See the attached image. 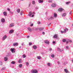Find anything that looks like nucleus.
<instances>
[{
	"label": "nucleus",
	"mask_w": 73,
	"mask_h": 73,
	"mask_svg": "<svg viewBox=\"0 0 73 73\" xmlns=\"http://www.w3.org/2000/svg\"><path fill=\"white\" fill-rule=\"evenodd\" d=\"M31 72L32 73H37L38 72V71L36 70H32Z\"/></svg>",
	"instance_id": "f257e3e1"
},
{
	"label": "nucleus",
	"mask_w": 73,
	"mask_h": 73,
	"mask_svg": "<svg viewBox=\"0 0 73 73\" xmlns=\"http://www.w3.org/2000/svg\"><path fill=\"white\" fill-rule=\"evenodd\" d=\"M18 45L19 43L17 42L14 43L13 44V46H18Z\"/></svg>",
	"instance_id": "f03ea898"
},
{
	"label": "nucleus",
	"mask_w": 73,
	"mask_h": 73,
	"mask_svg": "<svg viewBox=\"0 0 73 73\" xmlns=\"http://www.w3.org/2000/svg\"><path fill=\"white\" fill-rule=\"evenodd\" d=\"M51 6L52 7H53V8L56 7V4L55 3H53L52 5Z\"/></svg>",
	"instance_id": "7ed1b4c3"
},
{
	"label": "nucleus",
	"mask_w": 73,
	"mask_h": 73,
	"mask_svg": "<svg viewBox=\"0 0 73 73\" xmlns=\"http://www.w3.org/2000/svg\"><path fill=\"white\" fill-rule=\"evenodd\" d=\"M63 10H64V9L61 8H60L58 9V11H59V12H62Z\"/></svg>",
	"instance_id": "20e7f679"
},
{
	"label": "nucleus",
	"mask_w": 73,
	"mask_h": 73,
	"mask_svg": "<svg viewBox=\"0 0 73 73\" xmlns=\"http://www.w3.org/2000/svg\"><path fill=\"white\" fill-rule=\"evenodd\" d=\"M58 37V35L57 34L55 35L53 37L54 38H56Z\"/></svg>",
	"instance_id": "39448f33"
},
{
	"label": "nucleus",
	"mask_w": 73,
	"mask_h": 73,
	"mask_svg": "<svg viewBox=\"0 0 73 73\" xmlns=\"http://www.w3.org/2000/svg\"><path fill=\"white\" fill-rule=\"evenodd\" d=\"M44 42L46 43V44H49V41L47 40H45L44 41Z\"/></svg>",
	"instance_id": "423d86ee"
},
{
	"label": "nucleus",
	"mask_w": 73,
	"mask_h": 73,
	"mask_svg": "<svg viewBox=\"0 0 73 73\" xmlns=\"http://www.w3.org/2000/svg\"><path fill=\"white\" fill-rule=\"evenodd\" d=\"M14 27V23H11L9 25V27Z\"/></svg>",
	"instance_id": "0eeeda50"
},
{
	"label": "nucleus",
	"mask_w": 73,
	"mask_h": 73,
	"mask_svg": "<svg viewBox=\"0 0 73 73\" xmlns=\"http://www.w3.org/2000/svg\"><path fill=\"white\" fill-rule=\"evenodd\" d=\"M7 37V36L6 35H5L3 37V40H5V39Z\"/></svg>",
	"instance_id": "6e6552de"
},
{
	"label": "nucleus",
	"mask_w": 73,
	"mask_h": 73,
	"mask_svg": "<svg viewBox=\"0 0 73 73\" xmlns=\"http://www.w3.org/2000/svg\"><path fill=\"white\" fill-rule=\"evenodd\" d=\"M11 51L12 52V53H14V52H15L14 51V50H15V48H11Z\"/></svg>",
	"instance_id": "1a4fd4ad"
},
{
	"label": "nucleus",
	"mask_w": 73,
	"mask_h": 73,
	"mask_svg": "<svg viewBox=\"0 0 73 73\" xmlns=\"http://www.w3.org/2000/svg\"><path fill=\"white\" fill-rule=\"evenodd\" d=\"M14 31L13 30H11L9 31V33H12Z\"/></svg>",
	"instance_id": "9d476101"
},
{
	"label": "nucleus",
	"mask_w": 73,
	"mask_h": 73,
	"mask_svg": "<svg viewBox=\"0 0 73 73\" xmlns=\"http://www.w3.org/2000/svg\"><path fill=\"white\" fill-rule=\"evenodd\" d=\"M64 72H65L66 73H69V71H68V70H67V69H64Z\"/></svg>",
	"instance_id": "9b49d317"
},
{
	"label": "nucleus",
	"mask_w": 73,
	"mask_h": 73,
	"mask_svg": "<svg viewBox=\"0 0 73 73\" xmlns=\"http://www.w3.org/2000/svg\"><path fill=\"white\" fill-rule=\"evenodd\" d=\"M66 15V13H65L63 14V15H62V17H64V16H65Z\"/></svg>",
	"instance_id": "f8f14e48"
},
{
	"label": "nucleus",
	"mask_w": 73,
	"mask_h": 73,
	"mask_svg": "<svg viewBox=\"0 0 73 73\" xmlns=\"http://www.w3.org/2000/svg\"><path fill=\"white\" fill-rule=\"evenodd\" d=\"M4 60L5 61H7L8 60V58L7 57H5L4 58Z\"/></svg>",
	"instance_id": "ddd939ff"
},
{
	"label": "nucleus",
	"mask_w": 73,
	"mask_h": 73,
	"mask_svg": "<svg viewBox=\"0 0 73 73\" xmlns=\"http://www.w3.org/2000/svg\"><path fill=\"white\" fill-rule=\"evenodd\" d=\"M66 31H68V29H67V28H66L65 29H64V33H65Z\"/></svg>",
	"instance_id": "4468645a"
},
{
	"label": "nucleus",
	"mask_w": 73,
	"mask_h": 73,
	"mask_svg": "<svg viewBox=\"0 0 73 73\" xmlns=\"http://www.w3.org/2000/svg\"><path fill=\"white\" fill-rule=\"evenodd\" d=\"M17 11L18 13H20V9H17Z\"/></svg>",
	"instance_id": "2eb2a0df"
},
{
	"label": "nucleus",
	"mask_w": 73,
	"mask_h": 73,
	"mask_svg": "<svg viewBox=\"0 0 73 73\" xmlns=\"http://www.w3.org/2000/svg\"><path fill=\"white\" fill-rule=\"evenodd\" d=\"M1 21L2 23H4L5 21V19L4 18H3L1 20Z\"/></svg>",
	"instance_id": "dca6fc26"
},
{
	"label": "nucleus",
	"mask_w": 73,
	"mask_h": 73,
	"mask_svg": "<svg viewBox=\"0 0 73 73\" xmlns=\"http://www.w3.org/2000/svg\"><path fill=\"white\" fill-rule=\"evenodd\" d=\"M33 48L34 49H37V46H36V45L33 46Z\"/></svg>",
	"instance_id": "f3484780"
},
{
	"label": "nucleus",
	"mask_w": 73,
	"mask_h": 73,
	"mask_svg": "<svg viewBox=\"0 0 73 73\" xmlns=\"http://www.w3.org/2000/svg\"><path fill=\"white\" fill-rule=\"evenodd\" d=\"M32 13L31 11L29 12V16H31L32 15Z\"/></svg>",
	"instance_id": "a211bd4d"
},
{
	"label": "nucleus",
	"mask_w": 73,
	"mask_h": 73,
	"mask_svg": "<svg viewBox=\"0 0 73 73\" xmlns=\"http://www.w3.org/2000/svg\"><path fill=\"white\" fill-rule=\"evenodd\" d=\"M3 14L4 15V16H7V13L5 11L3 12Z\"/></svg>",
	"instance_id": "6ab92c4d"
},
{
	"label": "nucleus",
	"mask_w": 73,
	"mask_h": 73,
	"mask_svg": "<svg viewBox=\"0 0 73 73\" xmlns=\"http://www.w3.org/2000/svg\"><path fill=\"white\" fill-rule=\"evenodd\" d=\"M57 14H56V13H54V17L56 18L57 17Z\"/></svg>",
	"instance_id": "aec40b11"
},
{
	"label": "nucleus",
	"mask_w": 73,
	"mask_h": 73,
	"mask_svg": "<svg viewBox=\"0 0 73 73\" xmlns=\"http://www.w3.org/2000/svg\"><path fill=\"white\" fill-rule=\"evenodd\" d=\"M54 17L53 16H52L50 18L49 20H52L53 19Z\"/></svg>",
	"instance_id": "412c9836"
},
{
	"label": "nucleus",
	"mask_w": 73,
	"mask_h": 73,
	"mask_svg": "<svg viewBox=\"0 0 73 73\" xmlns=\"http://www.w3.org/2000/svg\"><path fill=\"white\" fill-rule=\"evenodd\" d=\"M43 2V0H39V3H42Z\"/></svg>",
	"instance_id": "4be33fe9"
},
{
	"label": "nucleus",
	"mask_w": 73,
	"mask_h": 73,
	"mask_svg": "<svg viewBox=\"0 0 73 73\" xmlns=\"http://www.w3.org/2000/svg\"><path fill=\"white\" fill-rule=\"evenodd\" d=\"M28 30H29V31H30V32H31V31H32V30L31 29V28H30L29 27H28Z\"/></svg>",
	"instance_id": "5701e85b"
},
{
	"label": "nucleus",
	"mask_w": 73,
	"mask_h": 73,
	"mask_svg": "<svg viewBox=\"0 0 73 73\" xmlns=\"http://www.w3.org/2000/svg\"><path fill=\"white\" fill-rule=\"evenodd\" d=\"M22 66H23V65H22V64H21L19 65V68H21V67H22Z\"/></svg>",
	"instance_id": "b1692460"
},
{
	"label": "nucleus",
	"mask_w": 73,
	"mask_h": 73,
	"mask_svg": "<svg viewBox=\"0 0 73 73\" xmlns=\"http://www.w3.org/2000/svg\"><path fill=\"white\" fill-rule=\"evenodd\" d=\"M37 58L38 59H40L41 58V56H37Z\"/></svg>",
	"instance_id": "393cba45"
},
{
	"label": "nucleus",
	"mask_w": 73,
	"mask_h": 73,
	"mask_svg": "<svg viewBox=\"0 0 73 73\" xmlns=\"http://www.w3.org/2000/svg\"><path fill=\"white\" fill-rule=\"evenodd\" d=\"M44 29V28L42 27V28H40L39 29V30L40 31H42V30H43Z\"/></svg>",
	"instance_id": "a878e982"
},
{
	"label": "nucleus",
	"mask_w": 73,
	"mask_h": 73,
	"mask_svg": "<svg viewBox=\"0 0 73 73\" xmlns=\"http://www.w3.org/2000/svg\"><path fill=\"white\" fill-rule=\"evenodd\" d=\"M15 62H15L13 61L11 62V64H15Z\"/></svg>",
	"instance_id": "bb28decb"
},
{
	"label": "nucleus",
	"mask_w": 73,
	"mask_h": 73,
	"mask_svg": "<svg viewBox=\"0 0 73 73\" xmlns=\"http://www.w3.org/2000/svg\"><path fill=\"white\" fill-rule=\"evenodd\" d=\"M51 57H52V58H54V54H52L51 55Z\"/></svg>",
	"instance_id": "cd10ccee"
},
{
	"label": "nucleus",
	"mask_w": 73,
	"mask_h": 73,
	"mask_svg": "<svg viewBox=\"0 0 73 73\" xmlns=\"http://www.w3.org/2000/svg\"><path fill=\"white\" fill-rule=\"evenodd\" d=\"M32 3L33 4H35V1H33L32 2Z\"/></svg>",
	"instance_id": "c85d7f7f"
},
{
	"label": "nucleus",
	"mask_w": 73,
	"mask_h": 73,
	"mask_svg": "<svg viewBox=\"0 0 73 73\" xmlns=\"http://www.w3.org/2000/svg\"><path fill=\"white\" fill-rule=\"evenodd\" d=\"M26 57V55L25 54H24L23 56V58H25Z\"/></svg>",
	"instance_id": "c756f323"
},
{
	"label": "nucleus",
	"mask_w": 73,
	"mask_h": 73,
	"mask_svg": "<svg viewBox=\"0 0 73 73\" xmlns=\"http://www.w3.org/2000/svg\"><path fill=\"white\" fill-rule=\"evenodd\" d=\"M62 41H63V42H64L66 41V39H63Z\"/></svg>",
	"instance_id": "7c9ffc66"
},
{
	"label": "nucleus",
	"mask_w": 73,
	"mask_h": 73,
	"mask_svg": "<svg viewBox=\"0 0 73 73\" xmlns=\"http://www.w3.org/2000/svg\"><path fill=\"white\" fill-rule=\"evenodd\" d=\"M70 3V2H66V4H69Z\"/></svg>",
	"instance_id": "2f4dec72"
},
{
	"label": "nucleus",
	"mask_w": 73,
	"mask_h": 73,
	"mask_svg": "<svg viewBox=\"0 0 73 73\" xmlns=\"http://www.w3.org/2000/svg\"><path fill=\"white\" fill-rule=\"evenodd\" d=\"M20 15H23V11H21L20 13Z\"/></svg>",
	"instance_id": "473e14b6"
},
{
	"label": "nucleus",
	"mask_w": 73,
	"mask_h": 73,
	"mask_svg": "<svg viewBox=\"0 0 73 73\" xmlns=\"http://www.w3.org/2000/svg\"><path fill=\"white\" fill-rule=\"evenodd\" d=\"M68 40L69 41V42H70V43L72 42V40Z\"/></svg>",
	"instance_id": "72a5a7b5"
},
{
	"label": "nucleus",
	"mask_w": 73,
	"mask_h": 73,
	"mask_svg": "<svg viewBox=\"0 0 73 73\" xmlns=\"http://www.w3.org/2000/svg\"><path fill=\"white\" fill-rule=\"evenodd\" d=\"M52 43H53V44H56V42H55V41H53L52 42Z\"/></svg>",
	"instance_id": "f704fd0d"
},
{
	"label": "nucleus",
	"mask_w": 73,
	"mask_h": 73,
	"mask_svg": "<svg viewBox=\"0 0 73 73\" xmlns=\"http://www.w3.org/2000/svg\"><path fill=\"white\" fill-rule=\"evenodd\" d=\"M21 59H20L19 60V63H20V62H21Z\"/></svg>",
	"instance_id": "c9c22d12"
},
{
	"label": "nucleus",
	"mask_w": 73,
	"mask_h": 73,
	"mask_svg": "<svg viewBox=\"0 0 73 73\" xmlns=\"http://www.w3.org/2000/svg\"><path fill=\"white\" fill-rule=\"evenodd\" d=\"M32 45V43L31 42H30L29 44V45L30 46V45Z\"/></svg>",
	"instance_id": "e433bc0d"
},
{
	"label": "nucleus",
	"mask_w": 73,
	"mask_h": 73,
	"mask_svg": "<svg viewBox=\"0 0 73 73\" xmlns=\"http://www.w3.org/2000/svg\"><path fill=\"white\" fill-rule=\"evenodd\" d=\"M38 24H41V22L40 21H38Z\"/></svg>",
	"instance_id": "4c0bfd02"
},
{
	"label": "nucleus",
	"mask_w": 73,
	"mask_h": 73,
	"mask_svg": "<svg viewBox=\"0 0 73 73\" xmlns=\"http://www.w3.org/2000/svg\"><path fill=\"white\" fill-rule=\"evenodd\" d=\"M58 50H60V48H58L57 49Z\"/></svg>",
	"instance_id": "58836bf2"
},
{
	"label": "nucleus",
	"mask_w": 73,
	"mask_h": 73,
	"mask_svg": "<svg viewBox=\"0 0 73 73\" xmlns=\"http://www.w3.org/2000/svg\"><path fill=\"white\" fill-rule=\"evenodd\" d=\"M33 24H31L30 25V26H31V27H32V26H33Z\"/></svg>",
	"instance_id": "ea45409f"
},
{
	"label": "nucleus",
	"mask_w": 73,
	"mask_h": 73,
	"mask_svg": "<svg viewBox=\"0 0 73 73\" xmlns=\"http://www.w3.org/2000/svg\"><path fill=\"white\" fill-rule=\"evenodd\" d=\"M47 65H48V66H50V63H48V64H47Z\"/></svg>",
	"instance_id": "a19ab883"
},
{
	"label": "nucleus",
	"mask_w": 73,
	"mask_h": 73,
	"mask_svg": "<svg viewBox=\"0 0 73 73\" xmlns=\"http://www.w3.org/2000/svg\"><path fill=\"white\" fill-rule=\"evenodd\" d=\"M48 2H49V3H50V2H53V1H48Z\"/></svg>",
	"instance_id": "79ce46f5"
},
{
	"label": "nucleus",
	"mask_w": 73,
	"mask_h": 73,
	"mask_svg": "<svg viewBox=\"0 0 73 73\" xmlns=\"http://www.w3.org/2000/svg\"><path fill=\"white\" fill-rule=\"evenodd\" d=\"M7 10H8V11H10V9L8 8L7 9Z\"/></svg>",
	"instance_id": "37998d69"
},
{
	"label": "nucleus",
	"mask_w": 73,
	"mask_h": 73,
	"mask_svg": "<svg viewBox=\"0 0 73 73\" xmlns=\"http://www.w3.org/2000/svg\"><path fill=\"white\" fill-rule=\"evenodd\" d=\"M61 33H64V32L62 31H61Z\"/></svg>",
	"instance_id": "c03bdc74"
},
{
	"label": "nucleus",
	"mask_w": 73,
	"mask_h": 73,
	"mask_svg": "<svg viewBox=\"0 0 73 73\" xmlns=\"http://www.w3.org/2000/svg\"><path fill=\"white\" fill-rule=\"evenodd\" d=\"M26 64L27 65H29L28 63L26 62Z\"/></svg>",
	"instance_id": "a18cd8bd"
},
{
	"label": "nucleus",
	"mask_w": 73,
	"mask_h": 73,
	"mask_svg": "<svg viewBox=\"0 0 73 73\" xmlns=\"http://www.w3.org/2000/svg\"><path fill=\"white\" fill-rule=\"evenodd\" d=\"M49 49H50V51H52V48H49Z\"/></svg>",
	"instance_id": "49530a36"
},
{
	"label": "nucleus",
	"mask_w": 73,
	"mask_h": 73,
	"mask_svg": "<svg viewBox=\"0 0 73 73\" xmlns=\"http://www.w3.org/2000/svg\"><path fill=\"white\" fill-rule=\"evenodd\" d=\"M66 48L67 49H68V48H69V47H68V46H66Z\"/></svg>",
	"instance_id": "de8ad7c7"
},
{
	"label": "nucleus",
	"mask_w": 73,
	"mask_h": 73,
	"mask_svg": "<svg viewBox=\"0 0 73 73\" xmlns=\"http://www.w3.org/2000/svg\"><path fill=\"white\" fill-rule=\"evenodd\" d=\"M42 35H45V33L43 32L42 33Z\"/></svg>",
	"instance_id": "09e8293b"
},
{
	"label": "nucleus",
	"mask_w": 73,
	"mask_h": 73,
	"mask_svg": "<svg viewBox=\"0 0 73 73\" xmlns=\"http://www.w3.org/2000/svg\"><path fill=\"white\" fill-rule=\"evenodd\" d=\"M66 43L67 44H68V41H66Z\"/></svg>",
	"instance_id": "8fccbe9b"
},
{
	"label": "nucleus",
	"mask_w": 73,
	"mask_h": 73,
	"mask_svg": "<svg viewBox=\"0 0 73 73\" xmlns=\"http://www.w3.org/2000/svg\"><path fill=\"white\" fill-rule=\"evenodd\" d=\"M4 69H5V68H2V70H4Z\"/></svg>",
	"instance_id": "3c124183"
},
{
	"label": "nucleus",
	"mask_w": 73,
	"mask_h": 73,
	"mask_svg": "<svg viewBox=\"0 0 73 73\" xmlns=\"http://www.w3.org/2000/svg\"><path fill=\"white\" fill-rule=\"evenodd\" d=\"M35 9H38V7H36L35 8Z\"/></svg>",
	"instance_id": "603ef678"
},
{
	"label": "nucleus",
	"mask_w": 73,
	"mask_h": 73,
	"mask_svg": "<svg viewBox=\"0 0 73 73\" xmlns=\"http://www.w3.org/2000/svg\"><path fill=\"white\" fill-rule=\"evenodd\" d=\"M34 17V15H32V17Z\"/></svg>",
	"instance_id": "864d4df0"
},
{
	"label": "nucleus",
	"mask_w": 73,
	"mask_h": 73,
	"mask_svg": "<svg viewBox=\"0 0 73 73\" xmlns=\"http://www.w3.org/2000/svg\"><path fill=\"white\" fill-rule=\"evenodd\" d=\"M70 15H71L72 14V11H70Z\"/></svg>",
	"instance_id": "5fc2aeb1"
},
{
	"label": "nucleus",
	"mask_w": 73,
	"mask_h": 73,
	"mask_svg": "<svg viewBox=\"0 0 73 73\" xmlns=\"http://www.w3.org/2000/svg\"><path fill=\"white\" fill-rule=\"evenodd\" d=\"M10 13H11V14H12V13H12V12H10Z\"/></svg>",
	"instance_id": "6e6d98bb"
},
{
	"label": "nucleus",
	"mask_w": 73,
	"mask_h": 73,
	"mask_svg": "<svg viewBox=\"0 0 73 73\" xmlns=\"http://www.w3.org/2000/svg\"><path fill=\"white\" fill-rule=\"evenodd\" d=\"M29 36H27V38H29Z\"/></svg>",
	"instance_id": "4d7b16f0"
},
{
	"label": "nucleus",
	"mask_w": 73,
	"mask_h": 73,
	"mask_svg": "<svg viewBox=\"0 0 73 73\" xmlns=\"http://www.w3.org/2000/svg\"><path fill=\"white\" fill-rule=\"evenodd\" d=\"M21 46L19 47V48H21Z\"/></svg>",
	"instance_id": "13d9d810"
},
{
	"label": "nucleus",
	"mask_w": 73,
	"mask_h": 73,
	"mask_svg": "<svg viewBox=\"0 0 73 73\" xmlns=\"http://www.w3.org/2000/svg\"><path fill=\"white\" fill-rule=\"evenodd\" d=\"M17 36H18V34H17Z\"/></svg>",
	"instance_id": "bf43d9fd"
},
{
	"label": "nucleus",
	"mask_w": 73,
	"mask_h": 73,
	"mask_svg": "<svg viewBox=\"0 0 73 73\" xmlns=\"http://www.w3.org/2000/svg\"><path fill=\"white\" fill-rule=\"evenodd\" d=\"M21 1H23V0H21Z\"/></svg>",
	"instance_id": "052dcab7"
},
{
	"label": "nucleus",
	"mask_w": 73,
	"mask_h": 73,
	"mask_svg": "<svg viewBox=\"0 0 73 73\" xmlns=\"http://www.w3.org/2000/svg\"><path fill=\"white\" fill-rule=\"evenodd\" d=\"M72 62H73V60H72Z\"/></svg>",
	"instance_id": "680f3d73"
}]
</instances>
